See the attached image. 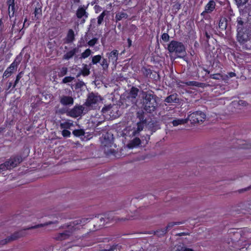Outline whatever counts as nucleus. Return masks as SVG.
Segmentation results:
<instances>
[{
	"label": "nucleus",
	"instance_id": "f257e3e1",
	"mask_svg": "<svg viewBox=\"0 0 251 251\" xmlns=\"http://www.w3.org/2000/svg\"><path fill=\"white\" fill-rule=\"evenodd\" d=\"M152 91L144 92L143 93V109L145 112L152 113L155 111L158 106L156 101L157 96L153 94Z\"/></svg>",
	"mask_w": 251,
	"mask_h": 251
},
{
	"label": "nucleus",
	"instance_id": "f03ea898",
	"mask_svg": "<svg viewBox=\"0 0 251 251\" xmlns=\"http://www.w3.org/2000/svg\"><path fill=\"white\" fill-rule=\"evenodd\" d=\"M236 40L243 49L251 41V26L247 25L242 28L236 30Z\"/></svg>",
	"mask_w": 251,
	"mask_h": 251
},
{
	"label": "nucleus",
	"instance_id": "7ed1b4c3",
	"mask_svg": "<svg viewBox=\"0 0 251 251\" xmlns=\"http://www.w3.org/2000/svg\"><path fill=\"white\" fill-rule=\"evenodd\" d=\"M167 50L171 53H174L177 57L182 58L186 54L184 45L180 42L172 40L168 45Z\"/></svg>",
	"mask_w": 251,
	"mask_h": 251
},
{
	"label": "nucleus",
	"instance_id": "20e7f679",
	"mask_svg": "<svg viewBox=\"0 0 251 251\" xmlns=\"http://www.w3.org/2000/svg\"><path fill=\"white\" fill-rule=\"evenodd\" d=\"M205 114L200 111H197L188 115V119L192 124L199 123L204 121L205 119Z\"/></svg>",
	"mask_w": 251,
	"mask_h": 251
},
{
	"label": "nucleus",
	"instance_id": "39448f33",
	"mask_svg": "<svg viewBox=\"0 0 251 251\" xmlns=\"http://www.w3.org/2000/svg\"><path fill=\"white\" fill-rule=\"evenodd\" d=\"M87 7L84 5L80 6L76 11V16L79 19H81V23H84L88 17L89 14L86 12Z\"/></svg>",
	"mask_w": 251,
	"mask_h": 251
},
{
	"label": "nucleus",
	"instance_id": "423d86ee",
	"mask_svg": "<svg viewBox=\"0 0 251 251\" xmlns=\"http://www.w3.org/2000/svg\"><path fill=\"white\" fill-rule=\"evenodd\" d=\"M25 235V232L23 230H20L15 232L10 236L6 238L3 240L0 241V245H4L6 244L10 241L17 240V239L23 237Z\"/></svg>",
	"mask_w": 251,
	"mask_h": 251
},
{
	"label": "nucleus",
	"instance_id": "0eeeda50",
	"mask_svg": "<svg viewBox=\"0 0 251 251\" xmlns=\"http://www.w3.org/2000/svg\"><path fill=\"white\" fill-rule=\"evenodd\" d=\"M84 110V107L82 105L75 106L67 113V115L73 117L77 118L82 114Z\"/></svg>",
	"mask_w": 251,
	"mask_h": 251
},
{
	"label": "nucleus",
	"instance_id": "6e6552de",
	"mask_svg": "<svg viewBox=\"0 0 251 251\" xmlns=\"http://www.w3.org/2000/svg\"><path fill=\"white\" fill-rule=\"evenodd\" d=\"M101 100V98L100 96L96 95L94 93H91L88 95L85 104L86 106H90L93 104H96Z\"/></svg>",
	"mask_w": 251,
	"mask_h": 251
},
{
	"label": "nucleus",
	"instance_id": "1a4fd4ad",
	"mask_svg": "<svg viewBox=\"0 0 251 251\" xmlns=\"http://www.w3.org/2000/svg\"><path fill=\"white\" fill-rule=\"evenodd\" d=\"M23 160V159L21 156L13 155L7 160V162H8L10 169H11L17 166Z\"/></svg>",
	"mask_w": 251,
	"mask_h": 251
},
{
	"label": "nucleus",
	"instance_id": "9d476101",
	"mask_svg": "<svg viewBox=\"0 0 251 251\" xmlns=\"http://www.w3.org/2000/svg\"><path fill=\"white\" fill-rule=\"evenodd\" d=\"M106 55L108 57L109 62H111L112 64L115 65H116L117 64V60L118 56V51L117 50H114L110 52L107 53Z\"/></svg>",
	"mask_w": 251,
	"mask_h": 251
},
{
	"label": "nucleus",
	"instance_id": "9b49d317",
	"mask_svg": "<svg viewBox=\"0 0 251 251\" xmlns=\"http://www.w3.org/2000/svg\"><path fill=\"white\" fill-rule=\"evenodd\" d=\"M227 25V20L225 17H221L220 18L218 27L219 31L222 33V31H225L226 33V30Z\"/></svg>",
	"mask_w": 251,
	"mask_h": 251
},
{
	"label": "nucleus",
	"instance_id": "f8f14e48",
	"mask_svg": "<svg viewBox=\"0 0 251 251\" xmlns=\"http://www.w3.org/2000/svg\"><path fill=\"white\" fill-rule=\"evenodd\" d=\"M75 40V35L74 31L72 29H70L67 34L66 37L64 39L65 44H70L74 42Z\"/></svg>",
	"mask_w": 251,
	"mask_h": 251
},
{
	"label": "nucleus",
	"instance_id": "ddd939ff",
	"mask_svg": "<svg viewBox=\"0 0 251 251\" xmlns=\"http://www.w3.org/2000/svg\"><path fill=\"white\" fill-rule=\"evenodd\" d=\"M72 235V232L69 230H65L62 233L57 234L55 236V239L56 240H64L69 238V237Z\"/></svg>",
	"mask_w": 251,
	"mask_h": 251
},
{
	"label": "nucleus",
	"instance_id": "4468645a",
	"mask_svg": "<svg viewBox=\"0 0 251 251\" xmlns=\"http://www.w3.org/2000/svg\"><path fill=\"white\" fill-rule=\"evenodd\" d=\"M78 51V48L75 47L72 50L67 51L63 56V59L68 60L72 58Z\"/></svg>",
	"mask_w": 251,
	"mask_h": 251
},
{
	"label": "nucleus",
	"instance_id": "2eb2a0df",
	"mask_svg": "<svg viewBox=\"0 0 251 251\" xmlns=\"http://www.w3.org/2000/svg\"><path fill=\"white\" fill-rule=\"evenodd\" d=\"M17 69L15 68L14 66L11 65V64L9 67L7 68L5 71L4 72L3 74L2 77L3 78H7L10 77L15 71H16Z\"/></svg>",
	"mask_w": 251,
	"mask_h": 251
},
{
	"label": "nucleus",
	"instance_id": "dca6fc26",
	"mask_svg": "<svg viewBox=\"0 0 251 251\" xmlns=\"http://www.w3.org/2000/svg\"><path fill=\"white\" fill-rule=\"evenodd\" d=\"M60 101L64 105H72L74 103V99L72 97L63 96L61 98Z\"/></svg>",
	"mask_w": 251,
	"mask_h": 251
},
{
	"label": "nucleus",
	"instance_id": "f3484780",
	"mask_svg": "<svg viewBox=\"0 0 251 251\" xmlns=\"http://www.w3.org/2000/svg\"><path fill=\"white\" fill-rule=\"evenodd\" d=\"M216 7V2L214 0H210L205 6L204 9L205 12L211 13L214 11Z\"/></svg>",
	"mask_w": 251,
	"mask_h": 251
},
{
	"label": "nucleus",
	"instance_id": "a211bd4d",
	"mask_svg": "<svg viewBox=\"0 0 251 251\" xmlns=\"http://www.w3.org/2000/svg\"><path fill=\"white\" fill-rule=\"evenodd\" d=\"M182 83L187 86H192L201 88H203L205 85L204 83L196 81H188L185 82H182Z\"/></svg>",
	"mask_w": 251,
	"mask_h": 251
},
{
	"label": "nucleus",
	"instance_id": "6ab92c4d",
	"mask_svg": "<svg viewBox=\"0 0 251 251\" xmlns=\"http://www.w3.org/2000/svg\"><path fill=\"white\" fill-rule=\"evenodd\" d=\"M128 18V15L124 11L119 12L116 13L115 17V21L116 23L121 21L123 19H126Z\"/></svg>",
	"mask_w": 251,
	"mask_h": 251
},
{
	"label": "nucleus",
	"instance_id": "aec40b11",
	"mask_svg": "<svg viewBox=\"0 0 251 251\" xmlns=\"http://www.w3.org/2000/svg\"><path fill=\"white\" fill-rule=\"evenodd\" d=\"M33 14H34V17L33 19L34 20L37 21L40 20L42 15V7L39 4L35 7Z\"/></svg>",
	"mask_w": 251,
	"mask_h": 251
},
{
	"label": "nucleus",
	"instance_id": "412c9836",
	"mask_svg": "<svg viewBox=\"0 0 251 251\" xmlns=\"http://www.w3.org/2000/svg\"><path fill=\"white\" fill-rule=\"evenodd\" d=\"M141 71L144 76L146 78L151 77L152 73H153L152 70L150 68L145 66H143L141 68Z\"/></svg>",
	"mask_w": 251,
	"mask_h": 251
},
{
	"label": "nucleus",
	"instance_id": "4be33fe9",
	"mask_svg": "<svg viewBox=\"0 0 251 251\" xmlns=\"http://www.w3.org/2000/svg\"><path fill=\"white\" fill-rule=\"evenodd\" d=\"M141 144V140L139 138L135 137L130 143H128L127 146L130 149L138 146Z\"/></svg>",
	"mask_w": 251,
	"mask_h": 251
},
{
	"label": "nucleus",
	"instance_id": "5701e85b",
	"mask_svg": "<svg viewBox=\"0 0 251 251\" xmlns=\"http://www.w3.org/2000/svg\"><path fill=\"white\" fill-rule=\"evenodd\" d=\"M74 126L73 123L71 121H67L60 123V127L63 129H70Z\"/></svg>",
	"mask_w": 251,
	"mask_h": 251
},
{
	"label": "nucleus",
	"instance_id": "b1692460",
	"mask_svg": "<svg viewBox=\"0 0 251 251\" xmlns=\"http://www.w3.org/2000/svg\"><path fill=\"white\" fill-rule=\"evenodd\" d=\"M178 100V99L176 94L171 95L165 99V101L167 103L177 102Z\"/></svg>",
	"mask_w": 251,
	"mask_h": 251
},
{
	"label": "nucleus",
	"instance_id": "393cba45",
	"mask_svg": "<svg viewBox=\"0 0 251 251\" xmlns=\"http://www.w3.org/2000/svg\"><path fill=\"white\" fill-rule=\"evenodd\" d=\"M139 92V89L135 87H132L128 94L129 97L131 98L132 99H135L137 96H138V94Z\"/></svg>",
	"mask_w": 251,
	"mask_h": 251
},
{
	"label": "nucleus",
	"instance_id": "a878e982",
	"mask_svg": "<svg viewBox=\"0 0 251 251\" xmlns=\"http://www.w3.org/2000/svg\"><path fill=\"white\" fill-rule=\"evenodd\" d=\"M22 59V56L21 54L17 55L13 62L11 64V65L14 66L16 69L18 68V66L20 64Z\"/></svg>",
	"mask_w": 251,
	"mask_h": 251
},
{
	"label": "nucleus",
	"instance_id": "bb28decb",
	"mask_svg": "<svg viewBox=\"0 0 251 251\" xmlns=\"http://www.w3.org/2000/svg\"><path fill=\"white\" fill-rule=\"evenodd\" d=\"M237 30H238V28H244V27L247 25H249V24L244 23L243 19L241 17H238L237 19Z\"/></svg>",
	"mask_w": 251,
	"mask_h": 251
},
{
	"label": "nucleus",
	"instance_id": "cd10ccee",
	"mask_svg": "<svg viewBox=\"0 0 251 251\" xmlns=\"http://www.w3.org/2000/svg\"><path fill=\"white\" fill-rule=\"evenodd\" d=\"M143 122H138L137 123V128L133 131V135L135 136L137 134L139 133L142 131L144 128V124Z\"/></svg>",
	"mask_w": 251,
	"mask_h": 251
},
{
	"label": "nucleus",
	"instance_id": "c85d7f7f",
	"mask_svg": "<svg viewBox=\"0 0 251 251\" xmlns=\"http://www.w3.org/2000/svg\"><path fill=\"white\" fill-rule=\"evenodd\" d=\"M90 221V219L89 218H82L81 220H75L73 222V224L74 226H77L78 225H80L81 226L84 225L85 223H87V222Z\"/></svg>",
	"mask_w": 251,
	"mask_h": 251
},
{
	"label": "nucleus",
	"instance_id": "c756f323",
	"mask_svg": "<svg viewBox=\"0 0 251 251\" xmlns=\"http://www.w3.org/2000/svg\"><path fill=\"white\" fill-rule=\"evenodd\" d=\"M24 72L21 71L19 72L16 76L15 80L13 83V88H15L17 84L19 83L20 79L23 77Z\"/></svg>",
	"mask_w": 251,
	"mask_h": 251
},
{
	"label": "nucleus",
	"instance_id": "7c9ffc66",
	"mask_svg": "<svg viewBox=\"0 0 251 251\" xmlns=\"http://www.w3.org/2000/svg\"><path fill=\"white\" fill-rule=\"evenodd\" d=\"M107 12L105 10L103 11L97 18L98 25H99L102 24L104 17L106 15Z\"/></svg>",
	"mask_w": 251,
	"mask_h": 251
},
{
	"label": "nucleus",
	"instance_id": "2f4dec72",
	"mask_svg": "<svg viewBox=\"0 0 251 251\" xmlns=\"http://www.w3.org/2000/svg\"><path fill=\"white\" fill-rule=\"evenodd\" d=\"M187 120L186 119H176L174 120L172 122V124L174 126H176L180 125H183L186 123Z\"/></svg>",
	"mask_w": 251,
	"mask_h": 251
},
{
	"label": "nucleus",
	"instance_id": "473e14b6",
	"mask_svg": "<svg viewBox=\"0 0 251 251\" xmlns=\"http://www.w3.org/2000/svg\"><path fill=\"white\" fill-rule=\"evenodd\" d=\"M102 144L104 146L107 147H112L113 144V140L110 139H106V136L104 137L103 141L102 142Z\"/></svg>",
	"mask_w": 251,
	"mask_h": 251
},
{
	"label": "nucleus",
	"instance_id": "72a5a7b5",
	"mask_svg": "<svg viewBox=\"0 0 251 251\" xmlns=\"http://www.w3.org/2000/svg\"><path fill=\"white\" fill-rule=\"evenodd\" d=\"M73 134L75 136L80 137L84 135L85 132L82 129H78L73 130Z\"/></svg>",
	"mask_w": 251,
	"mask_h": 251
},
{
	"label": "nucleus",
	"instance_id": "f704fd0d",
	"mask_svg": "<svg viewBox=\"0 0 251 251\" xmlns=\"http://www.w3.org/2000/svg\"><path fill=\"white\" fill-rule=\"evenodd\" d=\"M137 114V118L140 120V121L139 122H143L144 123H146V119H145L144 112H138Z\"/></svg>",
	"mask_w": 251,
	"mask_h": 251
},
{
	"label": "nucleus",
	"instance_id": "c9c22d12",
	"mask_svg": "<svg viewBox=\"0 0 251 251\" xmlns=\"http://www.w3.org/2000/svg\"><path fill=\"white\" fill-rule=\"evenodd\" d=\"M167 232V229L163 228L156 230V231H155V234L157 236L161 237L165 235Z\"/></svg>",
	"mask_w": 251,
	"mask_h": 251
},
{
	"label": "nucleus",
	"instance_id": "e433bc0d",
	"mask_svg": "<svg viewBox=\"0 0 251 251\" xmlns=\"http://www.w3.org/2000/svg\"><path fill=\"white\" fill-rule=\"evenodd\" d=\"M182 222H172L168 224L165 229H167V232L170 230L175 225H179L182 224Z\"/></svg>",
	"mask_w": 251,
	"mask_h": 251
},
{
	"label": "nucleus",
	"instance_id": "4c0bfd02",
	"mask_svg": "<svg viewBox=\"0 0 251 251\" xmlns=\"http://www.w3.org/2000/svg\"><path fill=\"white\" fill-rule=\"evenodd\" d=\"M15 10V4L8 6L9 15L10 17H13Z\"/></svg>",
	"mask_w": 251,
	"mask_h": 251
},
{
	"label": "nucleus",
	"instance_id": "58836bf2",
	"mask_svg": "<svg viewBox=\"0 0 251 251\" xmlns=\"http://www.w3.org/2000/svg\"><path fill=\"white\" fill-rule=\"evenodd\" d=\"M6 170H10L8 165V162H7V161L4 163L0 164V172Z\"/></svg>",
	"mask_w": 251,
	"mask_h": 251
},
{
	"label": "nucleus",
	"instance_id": "ea45409f",
	"mask_svg": "<svg viewBox=\"0 0 251 251\" xmlns=\"http://www.w3.org/2000/svg\"><path fill=\"white\" fill-rule=\"evenodd\" d=\"M101 59V56L100 55H96L92 57V63L93 64H97L100 62Z\"/></svg>",
	"mask_w": 251,
	"mask_h": 251
},
{
	"label": "nucleus",
	"instance_id": "a19ab883",
	"mask_svg": "<svg viewBox=\"0 0 251 251\" xmlns=\"http://www.w3.org/2000/svg\"><path fill=\"white\" fill-rule=\"evenodd\" d=\"M91 50L89 49H87L81 53V58L84 59L86 58L91 55Z\"/></svg>",
	"mask_w": 251,
	"mask_h": 251
},
{
	"label": "nucleus",
	"instance_id": "79ce46f5",
	"mask_svg": "<svg viewBox=\"0 0 251 251\" xmlns=\"http://www.w3.org/2000/svg\"><path fill=\"white\" fill-rule=\"evenodd\" d=\"M67 72L68 68L66 67H63L60 70V71L58 73V75L60 77L63 76L67 74Z\"/></svg>",
	"mask_w": 251,
	"mask_h": 251
},
{
	"label": "nucleus",
	"instance_id": "37998d69",
	"mask_svg": "<svg viewBox=\"0 0 251 251\" xmlns=\"http://www.w3.org/2000/svg\"><path fill=\"white\" fill-rule=\"evenodd\" d=\"M90 73L89 69L87 67L86 65H85L81 71V74L84 76L88 75Z\"/></svg>",
	"mask_w": 251,
	"mask_h": 251
},
{
	"label": "nucleus",
	"instance_id": "c03bdc74",
	"mask_svg": "<svg viewBox=\"0 0 251 251\" xmlns=\"http://www.w3.org/2000/svg\"><path fill=\"white\" fill-rule=\"evenodd\" d=\"M238 7L243 6L248 1V0H234Z\"/></svg>",
	"mask_w": 251,
	"mask_h": 251
},
{
	"label": "nucleus",
	"instance_id": "a18cd8bd",
	"mask_svg": "<svg viewBox=\"0 0 251 251\" xmlns=\"http://www.w3.org/2000/svg\"><path fill=\"white\" fill-rule=\"evenodd\" d=\"M62 135L65 138L70 137L71 136V132L68 129H63L62 131Z\"/></svg>",
	"mask_w": 251,
	"mask_h": 251
},
{
	"label": "nucleus",
	"instance_id": "49530a36",
	"mask_svg": "<svg viewBox=\"0 0 251 251\" xmlns=\"http://www.w3.org/2000/svg\"><path fill=\"white\" fill-rule=\"evenodd\" d=\"M98 38H93L92 39L90 40V41H89L87 43V44L90 46V47H93L95 45V44H97V42H98Z\"/></svg>",
	"mask_w": 251,
	"mask_h": 251
},
{
	"label": "nucleus",
	"instance_id": "de8ad7c7",
	"mask_svg": "<svg viewBox=\"0 0 251 251\" xmlns=\"http://www.w3.org/2000/svg\"><path fill=\"white\" fill-rule=\"evenodd\" d=\"M161 39L164 42H167L169 41L170 36L167 33H164L161 35Z\"/></svg>",
	"mask_w": 251,
	"mask_h": 251
},
{
	"label": "nucleus",
	"instance_id": "09e8293b",
	"mask_svg": "<svg viewBox=\"0 0 251 251\" xmlns=\"http://www.w3.org/2000/svg\"><path fill=\"white\" fill-rule=\"evenodd\" d=\"M74 77L71 76H66L63 79L62 82L64 83L71 82L74 80Z\"/></svg>",
	"mask_w": 251,
	"mask_h": 251
},
{
	"label": "nucleus",
	"instance_id": "8fccbe9b",
	"mask_svg": "<svg viewBox=\"0 0 251 251\" xmlns=\"http://www.w3.org/2000/svg\"><path fill=\"white\" fill-rule=\"evenodd\" d=\"M52 223V222H49V223H46L45 224L37 225H36L35 226H31V227H29L27 228L26 229H31L37 228L39 227H42V226H43L45 225H49V224H51Z\"/></svg>",
	"mask_w": 251,
	"mask_h": 251
},
{
	"label": "nucleus",
	"instance_id": "3c124183",
	"mask_svg": "<svg viewBox=\"0 0 251 251\" xmlns=\"http://www.w3.org/2000/svg\"><path fill=\"white\" fill-rule=\"evenodd\" d=\"M101 65L103 67V69H106L108 67V63L107 60L105 58H103L101 63Z\"/></svg>",
	"mask_w": 251,
	"mask_h": 251
},
{
	"label": "nucleus",
	"instance_id": "603ef678",
	"mask_svg": "<svg viewBox=\"0 0 251 251\" xmlns=\"http://www.w3.org/2000/svg\"><path fill=\"white\" fill-rule=\"evenodd\" d=\"M151 75H152V77H151V76L150 77L151 78H152L155 81H157L158 79H159V75L158 74H157L156 72H154V74L152 73Z\"/></svg>",
	"mask_w": 251,
	"mask_h": 251
},
{
	"label": "nucleus",
	"instance_id": "864d4df0",
	"mask_svg": "<svg viewBox=\"0 0 251 251\" xmlns=\"http://www.w3.org/2000/svg\"><path fill=\"white\" fill-rule=\"evenodd\" d=\"M79 45H78V48H81L83 46H86V45L85 44V41L84 40L81 38L80 40V41L78 42Z\"/></svg>",
	"mask_w": 251,
	"mask_h": 251
},
{
	"label": "nucleus",
	"instance_id": "5fc2aeb1",
	"mask_svg": "<svg viewBox=\"0 0 251 251\" xmlns=\"http://www.w3.org/2000/svg\"><path fill=\"white\" fill-rule=\"evenodd\" d=\"M111 108V107L110 105L105 106L102 108L101 112L103 113H106L108 111L110 110Z\"/></svg>",
	"mask_w": 251,
	"mask_h": 251
},
{
	"label": "nucleus",
	"instance_id": "6e6d98bb",
	"mask_svg": "<svg viewBox=\"0 0 251 251\" xmlns=\"http://www.w3.org/2000/svg\"><path fill=\"white\" fill-rule=\"evenodd\" d=\"M13 83L12 82H8L6 84V90L7 91V90H10L11 87L12 88V89H13L14 88H13Z\"/></svg>",
	"mask_w": 251,
	"mask_h": 251
},
{
	"label": "nucleus",
	"instance_id": "4d7b16f0",
	"mask_svg": "<svg viewBox=\"0 0 251 251\" xmlns=\"http://www.w3.org/2000/svg\"><path fill=\"white\" fill-rule=\"evenodd\" d=\"M247 104L248 103L245 100H240L238 101V104L239 105L246 106Z\"/></svg>",
	"mask_w": 251,
	"mask_h": 251
},
{
	"label": "nucleus",
	"instance_id": "13d9d810",
	"mask_svg": "<svg viewBox=\"0 0 251 251\" xmlns=\"http://www.w3.org/2000/svg\"><path fill=\"white\" fill-rule=\"evenodd\" d=\"M247 45H248V47H247V46H245V47L243 48V49H245V50H251V41H250V43H249Z\"/></svg>",
	"mask_w": 251,
	"mask_h": 251
},
{
	"label": "nucleus",
	"instance_id": "bf43d9fd",
	"mask_svg": "<svg viewBox=\"0 0 251 251\" xmlns=\"http://www.w3.org/2000/svg\"><path fill=\"white\" fill-rule=\"evenodd\" d=\"M227 76L229 77H233L236 76V74L234 72H229L227 73Z\"/></svg>",
	"mask_w": 251,
	"mask_h": 251
},
{
	"label": "nucleus",
	"instance_id": "052dcab7",
	"mask_svg": "<svg viewBox=\"0 0 251 251\" xmlns=\"http://www.w3.org/2000/svg\"><path fill=\"white\" fill-rule=\"evenodd\" d=\"M7 4L8 6L15 4V0H7Z\"/></svg>",
	"mask_w": 251,
	"mask_h": 251
},
{
	"label": "nucleus",
	"instance_id": "680f3d73",
	"mask_svg": "<svg viewBox=\"0 0 251 251\" xmlns=\"http://www.w3.org/2000/svg\"><path fill=\"white\" fill-rule=\"evenodd\" d=\"M204 36L206 37V40L208 41L210 38V35L207 31H205Z\"/></svg>",
	"mask_w": 251,
	"mask_h": 251
},
{
	"label": "nucleus",
	"instance_id": "e2e57ef3",
	"mask_svg": "<svg viewBox=\"0 0 251 251\" xmlns=\"http://www.w3.org/2000/svg\"><path fill=\"white\" fill-rule=\"evenodd\" d=\"M127 41L128 43V48H130L132 46V40L128 38L127 39Z\"/></svg>",
	"mask_w": 251,
	"mask_h": 251
},
{
	"label": "nucleus",
	"instance_id": "0e129e2a",
	"mask_svg": "<svg viewBox=\"0 0 251 251\" xmlns=\"http://www.w3.org/2000/svg\"><path fill=\"white\" fill-rule=\"evenodd\" d=\"M248 22H249V23H248L249 25H251V13H250L249 14V16L248 17Z\"/></svg>",
	"mask_w": 251,
	"mask_h": 251
},
{
	"label": "nucleus",
	"instance_id": "69168bd1",
	"mask_svg": "<svg viewBox=\"0 0 251 251\" xmlns=\"http://www.w3.org/2000/svg\"><path fill=\"white\" fill-rule=\"evenodd\" d=\"M130 27H131V28L132 30H134V31H136L137 29V27L134 25H130Z\"/></svg>",
	"mask_w": 251,
	"mask_h": 251
},
{
	"label": "nucleus",
	"instance_id": "338daca9",
	"mask_svg": "<svg viewBox=\"0 0 251 251\" xmlns=\"http://www.w3.org/2000/svg\"><path fill=\"white\" fill-rule=\"evenodd\" d=\"M183 251H195L194 250H193V249H190V248H185L184 250H183Z\"/></svg>",
	"mask_w": 251,
	"mask_h": 251
},
{
	"label": "nucleus",
	"instance_id": "774afa93",
	"mask_svg": "<svg viewBox=\"0 0 251 251\" xmlns=\"http://www.w3.org/2000/svg\"><path fill=\"white\" fill-rule=\"evenodd\" d=\"M206 13H208L207 12H205V10L204 9V10L201 14V15L202 17H204V15L206 14Z\"/></svg>",
	"mask_w": 251,
	"mask_h": 251
}]
</instances>
